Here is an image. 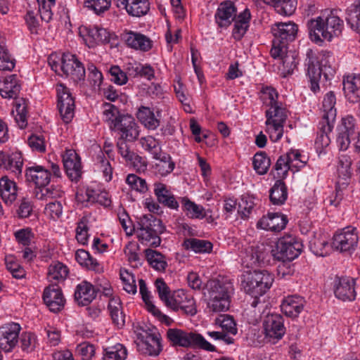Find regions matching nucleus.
<instances>
[{
	"label": "nucleus",
	"instance_id": "3",
	"mask_svg": "<svg viewBox=\"0 0 360 360\" xmlns=\"http://www.w3.org/2000/svg\"><path fill=\"white\" fill-rule=\"evenodd\" d=\"M165 228L160 219L152 214H144L139 219L136 235L142 244L158 247L160 245V234Z\"/></svg>",
	"mask_w": 360,
	"mask_h": 360
},
{
	"label": "nucleus",
	"instance_id": "20",
	"mask_svg": "<svg viewBox=\"0 0 360 360\" xmlns=\"http://www.w3.org/2000/svg\"><path fill=\"white\" fill-rule=\"evenodd\" d=\"M65 171L72 181H77L82 173L79 156L72 149L65 151L62 155Z\"/></svg>",
	"mask_w": 360,
	"mask_h": 360
},
{
	"label": "nucleus",
	"instance_id": "29",
	"mask_svg": "<svg viewBox=\"0 0 360 360\" xmlns=\"http://www.w3.org/2000/svg\"><path fill=\"white\" fill-rule=\"evenodd\" d=\"M305 300L303 297L292 295L287 297L281 304V310L285 315L296 318L303 311Z\"/></svg>",
	"mask_w": 360,
	"mask_h": 360
},
{
	"label": "nucleus",
	"instance_id": "33",
	"mask_svg": "<svg viewBox=\"0 0 360 360\" xmlns=\"http://www.w3.org/2000/svg\"><path fill=\"white\" fill-rule=\"evenodd\" d=\"M20 90L17 76L11 75L0 80V94L4 98H16Z\"/></svg>",
	"mask_w": 360,
	"mask_h": 360
},
{
	"label": "nucleus",
	"instance_id": "51",
	"mask_svg": "<svg viewBox=\"0 0 360 360\" xmlns=\"http://www.w3.org/2000/svg\"><path fill=\"white\" fill-rule=\"evenodd\" d=\"M63 191L58 186L51 185L49 187H39L36 188L34 195L36 198L40 200H46L49 198H57L61 197Z\"/></svg>",
	"mask_w": 360,
	"mask_h": 360
},
{
	"label": "nucleus",
	"instance_id": "46",
	"mask_svg": "<svg viewBox=\"0 0 360 360\" xmlns=\"http://www.w3.org/2000/svg\"><path fill=\"white\" fill-rule=\"evenodd\" d=\"M145 252L147 261L153 269L159 271L165 270L167 263L163 255L151 249H146Z\"/></svg>",
	"mask_w": 360,
	"mask_h": 360
},
{
	"label": "nucleus",
	"instance_id": "25",
	"mask_svg": "<svg viewBox=\"0 0 360 360\" xmlns=\"http://www.w3.org/2000/svg\"><path fill=\"white\" fill-rule=\"evenodd\" d=\"M236 8L231 1L221 2L215 14L216 22L220 27H228L233 20Z\"/></svg>",
	"mask_w": 360,
	"mask_h": 360
},
{
	"label": "nucleus",
	"instance_id": "12",
	"mask_svg": "<svg viewBox=\"0 0 360 360\" xmlns=\"http://www.w3.org/2000/svg\"><path fill=\"white\" fill-rule=\"evenodd\" d=\"M269 255V249L264 244L252 245L245 249L242 256V264L247 268L264 264Z\"/></svg>",
	"mask_w": 360,
	"mask_h": 360
},
{
	"label": "nucleus",
	"instance_id": "39",
	"mask_svg": "<svg viewBox=\"0 0 360 360\" xmlns=\"http://www.w3.org/2000/svg\"><path fill=\"white\" fill-rule=\"evenodd\" d=\"M75 259L80 265L86 267L88 269L97 273L103 271V267L98 261L93 258L89 253L84 250L79 249L77 250L75 252Z\"/></svg>",
	"mask_w": 360,
	"mask_h": 360
},
{
	"label": "nucleus",
	"instance_id": "22",
	"mask_svg": "<svg viewBox=\"0 0 360 360\" xmlns=\"http://www.w3.org/2000/svg\"><path fill=\"white\" fill-rule=\"evenodd\" d=\"M306 56V65L307 66V75L311 83V90L316 93L319 90V81L321 74H323V70L311 49L307 50Z\"/></svg>",
	"mask_w": 360,
	"mask_h": 360
},
{
	"label": "nucleus",
	"instance_id": "57",
	"mask_svg": "<svg viewBox=\"0 0 360 360\" xmlns=\"http://www.w3.org/2000/svg\"><path fill=\"white\" fill-rule=\"evenodd\" d=\"M309 247L314 255L321 257L327 255L329 251L328 243L323 237H315L310 241Z\"/></svg>",
	"mask_w": 360,
	"mask_h": 360
},
{
	"label": "nucleus",
	"instance_id": "60",
	"mask_svg": "<svg viewBox=\"0 0 360 360\" xmlns=\"http://www.w3.org/2000/svg\"><path fill=\"white\" fill-rule=\"evenodd\" d=\"M140 143L143 149L153 155V158L161 153L160 147L158 141L151 136L142 137L140 139Z\"/></svg>",
	"mask_w": 360,
	"mask_h": 360
},
{
	"label": "nucleus",
	"instance_id": "9",
	"mask_svg": "<svg viewBox=\"0 0 360 360\" xmlns=\"http://www.w3.org/2000/svg\"><path fill=\"white\" fill-rule=\"evenodd\" d=\"M136 347L141 354L150 356H157L162 349L161 336L158 333H150L142 330L136 334Z\"/></svg>",
	"mask_w": 360,
	"mask_h": 360
},
{
	"label": "nucleus",
	"instance_id": "27",
	"mask_svg": "<svg viewBox=\"0 0 360 360\" xmlns=\"http://www.w3.org/2000/svg\"><path fill=\"white\" fill-rule=\"evenodd\" d=\"M25 176L27 181L34 183L37 188L47 186L51 179L49 171L40 165L29 167Z\"/></svg>",
	"mask_w": 360,
	"mask_h": 360
},
{
	"label": "nucleus",
	"instance_id": "50",
	"mask_svg": "<svg viewBox=\"0 0 360 360\" xmlns=\"http://www.w3.org/2000/svg\"><path fill=\"white\" fill-rule=\"evenodd\" d=\"M79 33L89 48H93L98 44L97 26L87 27L82 25L79 28Z\"/></svg>",
	"mask_w": 360,
	"mask_h": 360
},
{
	"label": "nucleus",
	"instance_id": "49",
	"mask_svg": "<svg viewBox=\"0 0 360 360\" xmlns=\"http://www.w3.org/2000/svg\"><path fill=\"white\" fill-rule=\"evenodd\" d=\"M95 170L101 172L106 181H110L112 177V167L109 160L103 152L98 155L95 164Z\"/></svg>",
	"mask_w": 360,
	"mask_h": 360
},
{
	"label": "nucleus",
	"instance_id": "61",
	"mask_svg": "<svg viewBox=\"0 0 360 360\" xmlns=\"http://www.w3.org/2000/svg\"><path fill=\"white\" fill-rule=\"evenodd\" d=\"M14 67V59L8 53L6 46L4 44H0V70H11Z\"/></svg>",
	"mask_w": 360,
	"mask_h": 360
},
{
	"label": "nucleus",
	"instance_id": "18",
	"mask_svg": "<svg viewBox=\"0 0 360 360\" xmlns=\"http://www.w3.org/2000/svg\"><path fill=\"white\" fill-rule=\"evenodd\" d=\"M113 127L112 131L117 132L120 139L128 141H135L139 135L137 123L134 118L129 115H123Z\"/></svg>",
	"mask_w": 360,
	"mask_h": 360
},
{
	"label": "nucleus",
	"instance_id": "11",
	"mask_svg": "<svg viewBox=\"0 0 360 360\" xmlns=\"http://www.w3.org/2000/svg\"><path fill=\"white\" fill-rule=\"evenodd\" d=\"M167 307L174 311H181L188 316H194L197 313V307L193 297L184 290L174 291L172 295Z\"/></svg>",
	"mask_w": 360,
	"mask_h": 360
},
{
	"label": "nucleus",
	"instance_id": "26",
	"mask_svg": "<svg viewBox=\"0 0 360 360\" xmlns=\"http://www.w3.org/2000/svg\"><path fill=\"white\" fill-rule=\"evenodd\" d=\"M154 193L160 203L170 209L177 210L179 208V202L166 184L159 181L155 182Z\"/></svg>",
	"mask_w": 360,
	"mask_h": 360
},
{
	"label": "nucleus",
	"instance_id": "55",
	"mask_svg": "<svg viewBox=\"0 0 360 360\" xmlns=\"http://www.w3.org/2000/svg\"><path fill=\"white\" fill-rule=\"evenodd\" d=\"M215 324L220 326L223 332L236 335L238 332L236 323L233 316L229 314H220L215 319Z\"/></svg>",
	"mask_w": 360,
	"mask_h": 360
},
{
	"label": "nucleus",
	"instance_id": "37",
	"mask_svg": "<svg viewBox=\"0 0 360 360\" xmlns=\"http://www.w3.org/2000/svg\"><path fill=\"white\" fill-rule=\"evenodd\" d=\"M275 59H279L281 61L282 65L279 69L284 77L292 74L298 63L296 54L294 52L288 51V48H286L285 52L277 56Z\"/></svg>",
	"mask_w": 360,
	"mask_h": 360
},
{
	"label": "nucleus",
	"instance_id": "43",
	"mask_svg": "<svg viewBox=\"0 0 360 360\" xmlns=\"http://www.w3.org/2000/svg\"><path fill=\"white\" fill-rule=\"evenodd\" d=\"M288 197L287 188L284 182L281 180H277L270 190V200L276 205H283Z\"/></svg>",
	"mask_w": 360,
	"mask_h": 360
},
{
	"label": "nucleus",
	"instance_id": "62",
	"mask_svg": "<svg viewBox=\"0 0 360 360\" xmlns=\"http://www.w3.org/2000/svg\"><path fill=\"white\" fill-rule=\"evenodd\" d=\"M352 160L349 156L342 155L339 157L338 171L340 176H342L344 179H347L351 176Z\"/></svg>",
	"mask_w": 360,
	"mask_h": 360
},
{
	"label": "nucleus",
	"instance_id": "58",
	"mask_svg": "<svg viewBox=\"0 0 360 360\" xmlns=\"http://www.w3.org/2000/svg\"><path fill=\"white\" fill-rule=\"evenodd\" d=\"M120 274L124 290L128 293L135 294L136 292V285L134 276L126 269H121Z\"/></svg>",
	"mask_w": 360,
	"mask_h": 360
},
{
	"label": "nucleus",
	"instance_id": "2",
	"mask_svg": "<svg viewBox=\"0 0 360 360\" xmlns=\"http://www.w3.org/2000/svg\"><path fill=\"white\" fill-rule=\"evenodd\" d=\"M209 307L214 311H226L230 307L231 296L233 292V283L224 278L207 282Z\"/></svg>",
	"mask_w": 360,
	"mask_h": 360
},
{
	"label": "nucleus",
	"instance_id": "34",
	"mask_svg": "<svg viewBox=\"0 0 360 360\" xmlns=\"http://www.w3.org/2000/svg\"><path fill=\"white\" fill-rule=\"evenodd\" d=\"M343 90L351 102H358L360 99V74L345 77Z\"/></svg>",
	"mask_w": 360,
	"mask_h": 360
},
{
	"label": "nucleus",
	"instance_id": "14",
	"mask_svg": "<svg viewBox=\"0 0 360 360\" xmlns=\"http://www.w3.org/2000/svg\"><path fill=\"white\" fill-rule=\"evenodd\" d=\"M356 129V120L352 115H346L341 120L338 127L336 142L339 148L346 150L350 145V137L353 136Z\"/></svg>",
	"mask_w": 360,
	"mask_h": 360
},
{
	"label": "nucleus",
	"instance_id": "28",
	"mask_svg": "<svg viewBox=\"0 0 360 360\" xmlns=\"http://www.w3.org/2000/svg\"><path fill=\"white\" fill-rule=\"evenodd\" d=\"M22 165L23 160L20 153L6 154L0 152V167L10 170L15 174H20L22 172Z\"/></svg>",
	"mask_w": 360,
	"mask_h": 360
},
{
	"label": "nucleus",
	"instance_id": "17",
	"mask_svg": "<svg viewBox=\"0 0 360 360\" xmlns=\"http://www.w3.org/2000/svg\"><path fill=\"white\" fill-rule=\"evenodd\" d=\"M264 330L266 340L273 344L276 343L285 332L283 317L278 314L268 315L264 321Z\"/></svg>",
	"mask_w": 360,
	"mask_h": 360
},
{
	"label": "nucleus",
	"instance_id": "56",
	"mask_svg": "<svg viewBox=\"0 0 360 360\" xmlns=\"http://www.w3.org/2000/svg\"><path fill=\"white\" fill-rule=\"evenodd\" d=\"M319 63L323 70V75L328 79L330 76H333L335 73V69L332 67L334 58L330 52L321 51L319 54Z\"/></svg>",
	"mask_w": 360,
	"mask_h": 360
},
{
	"label": "nucleus",
	"instance_id": "30",
	"mask_svg": "<svg viewBox=\"0 0 360 360\" xmlns=\"http://www.w3.org/2000/svg\"><path fill=\"white\" fill-rule=\"evenodd\" d=\"M117 6L122 7L131 16L141 17L149 11L148 0H118Z\"/></svg>",
	"mask_w": 360,
	"mask_h": 360
},
{
	"label": "nucleus",
	"instance_id": "7",
	"mask_svg": "<svg viewBox=\"0 0 360 360\" xmlns=\"http://www.w3.org/2000/svg\"><path fill=\"white\" fill-rule=\"evenodd\" d=\"M288 116V112L283 103L272 105L266 111V132L271 141L277 142L282 138Z\"/></svg>",
	"mask_w": 360,
	"mask_h": 360
},
{
	"label": "nucleus",
	"instance_id": "42",
	"mask_svg": "<svg viewBox=\"0 0 360 360\" xmlns=\"http://www.w3.org/2000/svg\"><path fill=\"white\" fill-rule=\"evenodd\" d=\"M139 121L148 129L154 130L160 125L159 119L154 112L147 107H141L137 112Z\"/></svg>",
	"mask_w": 360,
	"mask_h": 360
},
{
	"label": "nucleus",
	"instance_id": "53",
	"mask_svg": "<svg viewBox=\"0 0 360 360\" xmlns=\"http://www.w3.org/2000/svg\"><path fill=\"white\" fill-rule=\"evenodd\" d=\"M86 195L87 196V200L90 201L91 203L98 202L105 207L110 205L111 200L109 198L108 193L105 191L94 190L90 187H87Z\"/></svg>",
	"mask_w": 360,
	"mask_h": 360
},
{
	"label": "nucleus",
	"instance_id": "16",
	"mask_svg": "<svg viewBox=\"0 0 360 360\" xmlns=\"http://www.w3.org/2000/svg\"><path fill=\"white\" fill-rule=\"evenodd\" d=\"M20 324L14 322L4 324L0 327V349L5 352H11L18 344Z\"/></svg>",
	"mask_w": 360,
	"mask_h": 360
},
{
	"label": "nucleus",
	"instance_id": "13",
	"mask_svg": "<svg viewBox=\"0 0 360 360\" xmlns=\"http://www.w3.org/2000/svg\"><path fill=\"white\" fill-rule=\"evenodd\" d=\"M358 240L356 229L348 226L334 235L333 246L341 252L350 251L356 247Z\"/></svg>",
	"mask_w": 360,
	"mask_h": 360
},
{
	"label": "nucleus",
	"instance_id": "36",
	"mask_svg": "<svg viewBox=\"0 0 360 360\" xmlns=\"http://www.w3.org/2000/svg\"><path fill=\"white\" fill-rule=\"evenodd\" d=\"M0 195L7 205H11L17 198L16 184L6 176L0 179Z\"/></svg>",
	"mask_w": 360,
	"mask_h": 360
},
{
	"label": "nucleus",
	"instance_id": "5",
	"mask_svg": "<svg viewBox=\"0 0 360 360\" xmlns=\"http://www.w3.org/2000/svg\"><path fill=\"white\" fill-rule=\"evenodd\" d=\"M167 338L174 347L198 348L207 352L217 350L214 345L207 341L202 335L195 332L169 328L167 331Z\"/></svg>",
	"mask_w": 360,
	"mask_h": 360
},
{
	"label": "nucleus",
	"instance_id": "10",
	"mask_svg": "<svg viewBox=\"0 0 360 360\" xmlns=\"http://www.w3.org/2000/svg\"><path fill=\"white\" fill-rule=\"evenodd\" d=\"M58 97V108L59 113L65 123H69L75 115V99L72 94L65 86L59 84L56 86Z\"/></svg>",
	"mask_w": 360,
	"mask_h": 360
},
{
	"label": "nucleus",
	"instance_id": "52",
	"mask_svg": "<svg viewBox=\"0 0 360 360\" xmlns=\"http://www.w3.org/2000/svg\"><path fill=\"white\" fill-rule=\"evenodd\" d=\"M127 356V350L122 344H116L105 349L103 360H125Z\"/></svg>",
	"mask_w": 360,
	"mask_h": 360
},
{
	"label": "nucleus",
	"instance_id": "54",
	"mask_svg": "<svg viewBox=\"0 0 360 360\" xmlns=\"http://www.w3.org/2000/svg\"><path fill=\"white\" fill-rule=\"evenodd\" d=\"M252 164L255 172L259 175H263L267 172L271 160L264 152H260L254 155Z\"/></svg>",
	"mask_w": 360,
	"mask_h": 360
},
{
	"label": "nucleus",
	"instance_id": "40",
	"mask_svg": "<svg viewBox=\"0 0 360 360\" xmlns=\"http://www.w3.org/2000/svg\"><path fill=\"white\" fill-rule=\"evenodd\" d=\"M69 274L67 266L59 262H52L48 269L47 278L50 282L64 281Z\"/></svg>",
	"mask_w": 360,
	"mask_h": 360
},
{
	"label": "nucleus",
	"instance_id": "19",
	"mask_svg": "<svg viewBox=\"0 0 360 360\" xmlns=\"http://www.w3.org/2000/svg\"><path fill=\"white\" fill-rule=\"evenodd\" d=\"M335 297L343 302H352L356 298L355 280L351 277L338 278L335 281Z\"/></svg>",
	"mask_w": 360,
	"mask_h": 360
},
{
	"label": "nucleus",
	"instance_id": "21",
	"mask_svg": "<svg viewBox=\"0 0 360 360\" xmlns=\"http://www.w3.org/2000/svg\"><path fill=\"white\" fill-rule=\"evenodd\" d=\"M43 300L50 311L53 312L60 311L65 302L61 289L56 285H51L44 289Z\"/></svg>",
	"mask_w": 360,
	"mask_h": 360
},
{
	"label": "nucleus",
	"instance_id": "59",
	"mask_svg": "<svg viewBox=\"0 0 360 360\" xmlns=\"http://www.w3.org/2000/svg\"><path fill=\"white\" fill-rule=\"evenodd\" d=\"M278 94L275 89L271 86L264 87L262 90L261 98L263 101V103L270 107L272 105H276L281 102L278 101Z\"/></svg>",
	"mask_w": 360,
	"mask_h": 360
},
{
	"label": "nucleus",
	"instance_id": "4",
	"mask_svg": "<svg viewBox=\"0 0 360 360\" xmlns=\"http://www.w3.org/2000/svg\"><path fill=\"white\" fill-rule=\"evenodd\" d=\"M274 275L266 270L246 271L241 276V285L245 292L257 299L272 285Z\"/></svg>",
	"mask_w": 360,
	"mask_h": 360
},
{
	"label": "nucleus",
	"instance_id": "15",
	"mask_svg": "<svg viewBox=\"0 0 360 360\" xmlns=\"http://www.w3.org/2000/svg\"><path fill=\"white\" fill-rule=\"evenodd\" d=\"M62 76L70 77L74 82L83 80L85 77L84 67L77 58L69 53L62 56Z\"/></svg>",
	"mask_w": 360,
	"mask_h": 360
},
{
	"label": "nucleus",
	"instance_id": "48",
	"mask_svg": "<svg viewBox=\"0 0 360 360\" xmlns=\"http://www.w3.org/2000/svg\"><path fill=\"white\" fill-rule=\"evenodd\" d=\"M183 246L186 250H192L195 252H210L212 249V244L205 240L188 238L184 240Z\"/></svg>",
	"mask_w": 360,
	"mask_h": 360
},
{
	"label": "nucleus",
	"instance_id": "63",
	"mask_svg": "<svg viewBox=\"0 0 360 360\" xmlns=\"http://www.w3.org/2000/svg\"><path fill=\"white\" fill-rule=\"evenodd\" d=\"M296 0H281L275 6L278 13L284 15H290L296 9Z\"/></svg>",
	"mask_w": 360,
	"mask_h": 360
},
{
	"label": "nucleus",
	"instance_id": "45",
	"mask_svg": "<svg viewBox=\"0 0 360 360\" xmlns=\"http://www.w3.org/2000/svg\"><path fill=\"white\" fill-rule=\"evenodd\" d=\"M181 204L186 215L192 219H202L205 217V209L202 206L195 204L186 197L181 198Z\"/></svg>",
	"mask_w": 360,
	"mask_h": 360
},
{
	"label": "nucleus",
	"instance_id": "47",
	"mask_svg": "<svg viewBox=\"0 0 360 360\" xmlns=\"http://www.w3.org/2000/svg\"><path fill=\"white\" fill-rule=\"evenodd\" d=\"M103 108V120L112 130L114 128V124H116L123 115H121L118 108L112 104L104 103Z\"/></svg>",
	"mask_w": 360,
	"mask_h": 360
},
{
	"label": "nucleus",
	"instance_id": "23",
	"mask_svg": "<svg viewBox=\"0 0 360 360\" xmlns=\"http://www.w3.org/2000/svg\"><path fill=\"white\" fill-rule=\"evenodd\" d=\"M335 96L333 91L328 92L323 100L321 108L322 120L326 123V130H330L331 124H334L336 117Z\"/></svg>",
	"mask_w": 360,
	"mask_h": 360
},
{
	"label": "nucleus",
	"instance_id": "38",
	"mask_svg": "<svg viewBox=\"0 0 360 360\" xmlns=\"http://www.w3.org/2000/svg\"><path fill=\"white\" fill-rule=\"evenodd\" d=\"M108 310L113 323L119 328L124 325V315L122 310V304L118 297H113L109 300Z\"/></svg>",
	"mask_w": 360,
	"mask_h": 360
},
{
	"label": "nucleus",
	"instance_id": "44",
	"mask_svg": "<svg viewBox=\"0 0 360 360\" xmlns=\"http://www.w3.org/2000/svg\"><path fill=\"white\" fill-rule=\"evenodd\" d=\"M154 158L158 160V162L155 165V169L157 174L165 176L173 171L174 163L172 161L169 155L160 153Z\"/></svg>",
	"mask_w": 360,
	"mask_h": 360
},
{
	"label": "nucleus",
	"instance_id": "41",
	"mask_svg": "<svg viewBox=\"0 0 360 360\" xmlns=\"http://www.w3.org/2000/svg\"><path fill=\"white\" fill-rule=\"evenodd\" d=\"M139 285L140 293L148 310L153 315L160 317L162 321L167 322L169 318L167 316L162 314L161 311L152 303L150 292L148 290L145 281L143 279H140L139 281Z\"/></svg>",
	"mask_w": 360,
	"mask_h": 360
},
{
	"label": "nucleus",
	"instance_id": "32",
	"mask_svg": "<svg viewBox=\"0 0 360 360\" xmlns=\"http://www.w3.org/2000/svg\"><path fill=\"white\" fill-rule=\"evenodd\" d=\"M251 19L250 11L248 8L244 9L238 15L236 14L234 17V27L233 30V37L236 40H240L245 35L250 26Z\"/></svg>",
	"mask_w": 360,
	"mask_h": 360
},
{
	"label": "nucleus",
	"instance_id": "64",
	"mask_svg": "<svg viewBox=\"0 0 360 360\" xmlns=\"http://www.w3.org/2000/svg\"><path fill=\"white\" fill-rule=\"evenodd\" d=\"M126 181L133 190L140 193H145L148 191V186L145 179H141L135 174H129L127 177Z\"/></svg>",
	"mask_w": 360,
	"mask_h": 360
},
{
	"label": "nucleus",
	"instance_id": "6",
	"mask_svg": "<svg viewBox=\"0 0 360 360\" xmlns=\"http://www.w3.org/2000/svg\"><path fill=\"white\" fill-rule=\"evenodd\" d=\"M271 32L274 37L272 41L271 55L274 58L286 51L288 43L295 39L297 26L292 22H278L274 25Z\"/></svg>",
	"mask_w": 360,
	"mask_h": 360
},
{
	"label": "nucleus",
	"instance_id": "24",
	"mask_svg": "<svg viewBox=\"0 0 360 360\" xmlns=\"http://www.w3.org/2000/svg\"><path fill=\"white\" fill-rule=\"evenodd\" d=\"M287 222L285 216L278 213H269L257 222V226L267 231H280L285 227Z\"/></svg>",
	"mask_w": 360,
	"mask_h": 360
},
{
	"label": "nucleus",
	"instance_id": "35",
	"mask_svg": "<svg viewBox=\"0 0 360 360\" xmlns=\"http://www.w3.org/2000/svg\"><path fill=\"white\" fill-rule=\"evenodd\" d=\"M96 297V290L93 285L86 281L79 283L75 292V298L78 304L86 306L90 304Z\"/></svg>",
	"mask_w": 360,
	"mask_h": 360
},
{
	"label": "nucleus",
	"instance_id": "31",
	"mask_svg": "<svg viewBox=\"0 0 360 360\" xmlns=\"http://www.w3.org/2000/svg\"><path fill=\"white\" fill-rule=\"evenodd\" d=\"M124 39L128 46L136 50L147 51L152 47L151 40L140 33L127 32L124 34Z\"/></svg>",
	"mask_w": 360,
	"mask_h": 360
},
{
	"label": "nucleus",
	"instance_id": "1",
	"mask_svg": "<svg viewBox=\"0 0 360 360\" xmlns=\"http://www.w3.org/2000/svg\"><path fill=\"white\" fill-rule=\"evenodd\" d=\"M342 27V21L333 11H326L308 22L310 39L316 44L323 40L330 41L333 37H338Z\"/></svg>",
	"mask_w": 360,
	"mask_h": 360
},
{
	"label": "nucleus",
	"instance_id": "8",
	"mask_svg": "<svg viewBox=\"0 0 360 360\" xmlns=\"http://www.w3.org/2000/svg\"><path fill=\"white\" fill-rule=\"evenodd\" d=\"M302 248V243L296 237L285 236L278 240L273 255L277 260L292 261L300 255Z\"/></svg>",
	"mask_w": 360,
	"mask_h": 360
}]
</instances>
